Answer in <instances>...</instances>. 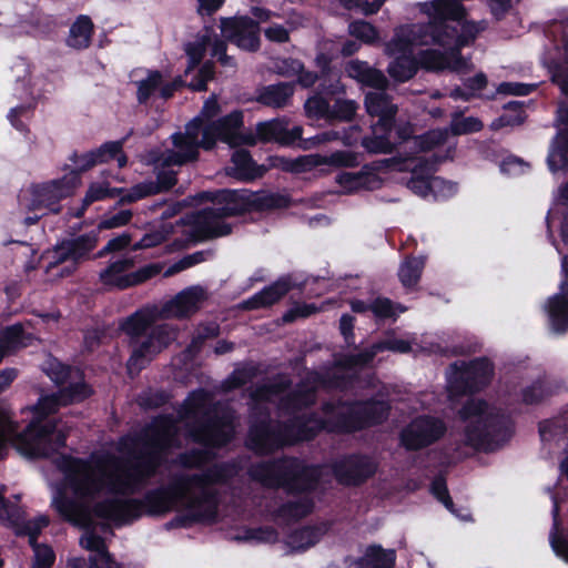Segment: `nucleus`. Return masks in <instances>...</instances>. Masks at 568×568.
Segmentation results:
<instances>
[{
  "mask_svg": "<svg viewBox=\"0 0 568 568\" xmlns=\"http://www.w3.org/2000/svg\"><path fill=\"white\" fill-rule=\"evenodd\" d=\"M307 378L301 381L294 389L281 396L278 400V408L285 414H296L304 409H308L316 403L317 388Z\"/></svg>",
  "mask_w": 568,
  "mask_h": 568,
  "instance_id": "obj_23",
  "label": "nucleus"
},
{
  "mask_svg": "<svg viewBox=\"0 0 568 568\" xmlns=\"http://www.w3.org/2000/svg\"><path fill=\"white\" fill-rule=\"evenodd\" d=\"M363 430L384 424L390 413V405L387 400L371 397L356 399Z\"/></svg>",
  "mask_w": 568,
  "mask_h": 568,
  "instance_id": "obj_27",
  "label": "nucleus"
},
{
  "mask_svg": "<svg viewBox=\"0 0 568 568\" xmlns=\"http://www.w3.org/2000/svg\"><path fill=\"white\" fill-rule=\"evenodd\" d=\"M453 376L449 379V389L457 395H474L485 389L495 375L494 363L486 356L476 357L460 365H450Z\"/></svg>",
  "mask_w": 568,
  "mask_h": 568,
  "instance_id": "obj_7",
  "label": "nucleus"
},
{
  "mask_svg": "<svg viewBox=\"0 0 568 568\" xmlns=\"http://www.w3.org/2000/svg\"><path fill=\"white\" fill-rule=\"evenodd\" d=\"M318 155H300L296 159L283 155H270L267 158V170L277 169L286 173L300 174L312 171L320 164Z\"/></svg>",
  "mask_w": 568,
  "mask_h": 568,
  "instance_id": "obj_32",
  "label": "nucleus"
},
{
  "mask_svg": "<svg viewBox=\"0 0 568 568\" xmlns=\"http://www.w3.org/2000/svg\"><path fill=\"white\" fill-rule=\"evenodd\" d=\"M407 308L399 303H394L390 298L378 296L371 302V312L377 321H396L398 313H404Z\"/></svg>",
  "mask_w": 568,
  "mask_h": 568,
  "instance_id": "obj_51",
  "label": "nucleus"
},
{
  "mask_svg": "<svg viewBox=\"0 0 568 568\" xmlns=\"http://www.w3.org/2000/svg\"><path fill=\"white\" fill-rule=\"evenodd\" d=\"M93 34L94 24L92 19L87 14H80L70 26L65 44L78 51L85 50L91 45Z\"/></svg>",
  "mask_w": 568,
  "mask_h": 568,
  "instance_id": "obj_33",
  "label": "nucleus"
},
{
  "mask_svg": "<svg viewBox=\"0 0 568 568\" xmlns=\"http://www.w3.org/2000/svg\"><path fill=\"white\" fill-rule=\"evenodd\" d=\"M179 420L185 422V437L202 447L220 450L235 437V415L232 408L214 400L205 388L191 390L178 409Z\"/></svg>",
  "mask_w": 568,
  "mask_h": 568,
  "instance_id": "obj_4",
  "label": "nucleus"
},
{
  "mask_svg": "<svg viewBox=\"0 0 568 568\" xmlns=\"http://www.w3.org/2000/svg\"><path fill=\"white\" fill-rule=\"evenodd\" d=\"M122 192H124L123 189L110 187L108 183L93 182L89 185L83 197L84 205H91L105 199H113Z\"/></svg>",
  "mask_w": 568,
  "mask_h": 568,
  "instance_id": "obj_56",
  "label": "nucleus"
},
{
  "mask_svg": "<svg viewBox=\"0 0 568 568\" xmlns=\"http://www.w3.org/2000/svg\"><path fill=\"white\" fill-rule=\"evenodd\" d=\"M199 488L200 493L189 499L186 513L174 516L166 524L168 528H189L194 524L214 521L217 518L219 493L207 486Z\"/></svg>",
  "mask_w": 568,
  "mask_h": 568,
  "instance_id": "obj_13",
  "label": "nucleus"
},
{
  "mask_svg": "<svg viewBox=\"0 0 568 568\" xmlns=\"http://www.w3.org/2000/svg\"><path fill=\"white\" fill-rule=\"evenodd\" d=\"M395 560L394 550H385L381 545H371L357 560L356 568H394Z\"/></svg>",
  "mask_w": 568,
  "mask_h": 568,
  "instance_id": "obj_42",
  "label": "nucleus"
},
{
  "mask_svg": "<svg viewBox=\"0 0 568 568\" xmlns=\"http://www.w3.org/2000/svg\"><path fill=\"white\" fill-rule=\"evenodd\" d=\"M336 182L346 193H354L359 190L372 191L378 189L382 181L368 165H364L358 172L337 174Z\"/></svg>",
  "mask_w": 568,
  "mask_h": 568,
  "instance_id": "obj_26",
  "label": "nucleus"
},
{
  "mask_svg": "<svg viewBox=\"0 0 568 568\" xmlns=\"http://www.w3.org/2000/svg\"><path fill=\"white\" fill-rule=\"evenodd\" d=\"M446 424L432 415H418L399 432V445L407 452H418L440 440Z\"/></svg>",
  "mask_w": 568,
  "mask_h": 568,
  "instance_id": "obj_11",
  "label": "nucleus"
},
{
  "mask_svg": "<svg viewBox=\"0 0 568 568\" xmlns=\"http://www.w3.org/2000/svg\"><path fill=\"white\" fill-rule=\"evenodd\" d=\"M346 70L351 78L365 87L385 90L388 84L385 74L381 70L371 67L365 61H351L348 62Z\"/></svg>",
  "mask_w": 568,
  "mask_h": 568,
  "instance_id": "obj_30",
  "label": "nucleus"
},
{
  "mask_svg": "<svg viewBox=\"0 0 568 568\" xmlns=\"http://www.w3.org/2000/svg\"><path fill=\"white\" fill-rule=\"evenodd\" d=\"M245 446L257 456H267L281 450L276 423L266 405H253L251 408Z\"/></svg>",
  "mask_w": 568,
  "mask_h": 568,
  "instance_id": "obj_8",
  "label": "nucleus"
},
{
  "mask_svg": "<svg viewBox=\"0 0 568 568\" xmlns=\"http://www.w3.org/2000/svg\"><path fill=\"white\" fill-rule=\"evenodd\" d=\"M547 312L551 332L565 334L568 331V292L549 297Z\"/></svg>",
  "mask_w": 568,
  "mask_h": 568,
  "instance_id": "obj_35",
  "label": "nucleus"
},
{
  "mask_svg": "<svg viewBox=\"0 0 568 568\" xmlns=\"http://www.w3.org/2000/svg\"><path fill=\"white\" fill-rule=\"evenodd\" d=\"M303 128L294 125L288 129L287 125L278 120H271L260 122L256 125V135L263 142H276L284 146L297 144L302 149H307L308 145L302 139Z\"/></svg>",
  "mask_w": 568,
  "mask_h": 568,
  "instance_id": "obj_20",
  "label": "nucleus"
},
{
  "mask_svg": "<svg viewBox=\"0 0 568 568\" xmlns=\"http://www.w3.org/2000/svg\"><path fill=\"white\" fill-rule=\"evenodd\" d=\"M27 445L31 456L48 458L63 448L67 444L68 434L59 428L57 418L48 420H31L27 426Z\"/></svg>",
  "mask_w": 568,
  "mask_h": 568,
  "instance_id": "obj_10",
  "label": "nucleus"
},
{
  "mask_svg": "<svg viewBox=\"0 0 568 568\" xmlns=\"http://www.w3.org/2000/svg\"><path fill=\"white\" fill-rule=\"evenodd\" d=\"M173 145L178 149L174 153V163L182 165L189 162H194L199 159V144L197 142L183 135L182 132H175L171 136Z\"/></svg>",
  "mask_w": 568,
  "mask_h": 568,
  "instance_id": "obj_49",
  "label": "nucleus"
},
{
  "mask_svg": "<svg viewBox=\"0 0 568 568\" xmlns=\"http://www.w3.org/2000/svg\"><path fill=\"white\" fill-rule=\"evenodd\" d=\"M154 321V314L150 310H138L121 324L122 331L132 339L136 342V337L146 335Z\"/></svg>",
  "mask_w": 568,
  "mask_h": 568,
  "instance_id": "obj_41",
  "label": "nucleus"
},
{
  "mask_svg": "<svg viewBox=\"0 0 568 568\" xmlns=\"http://www.w3.org/2000/svg\"><path fill=\"white\" fill-rule=\"evenodd\" d=\"M358 108V103L354 100L337 98L334 103L329 105L327 123L352 122L356 116Z\"/></svg>",
  "mask_w": 568,
  "mask_h": 568,
  "instance_id": "obj_50",
  "label": "nucleus"
},
{
  "mask_svg": "<svg viewBox=\"0 0 568 568\" xmlns=\"http://www.w3.org/2000/svg\"><path fill=\"white\" fill-rule=\"evenodd\" d=\"M425 261L422 256H407L398 268V278L402 285L408 290H414L422 277Z\"/></svg>",
  "mask_w": 568,
  "mask_h": 568,
  "instance_id": "obj_45",
  "label": "nucleus"
},
{
  "mask_svg": "<svg viewBox=\"0 0 568 568\" xmlns=\"http://www.w3.org/2000/svg\"><path fill=\"white\" fill-rule=\"evenodd\" d=\"M295 91V83L278 82L262 87L258 90L256 101L265 106L281 109L284 108Z\"/></svg>",
  "mask_w": 568,
  "mask_h": 568,
  "instance_id": "obj_34",
  "label": "nucleus"
},
{
  "mask_svg": "<svg viewBox=\"0 0 568 568\" xmlns=\"http://www.w3.org/2000/svg\"><path fill=\"white\" fill-rule=\"evenodd\" d=\"M213 122L219 131L220 141L231 148L254 145L256 142L255 135L241 131L244 126V114L241 110H233Z\"/></svg>",
  "mask_w": 568,
  "mask_h": 568,
  "instance_id": "obj_21",
  "label": "nucleus"
},
{
  "mask_svg": "<svg viewBox=\"0 0 568 568\" xmlns=\"http://www.w3.org/2000/svg\"><path fill=\"white\" fill-rule=\"evenodd\" d=\"M419 69L428 72H442L447 70L448 55L447 51L442 52L437 49H425L418 52Z\"/></svg>",
  "mask_w": 568,
  "mask_h": 568,
  "instance_id": "obj_52",
  "label": "nucleus"
},
{
  "mask_svg": "<svg viewBox=\"0 0 568 568\" xmlns=\"http://www.w3.org/2000/svg\"><path fill=\"white\" fill-rule=\"evenodd\" d=\"M231 161L234 164L236 176L244 181L260 179L267 172L266 165H258L250 151L245 149L235 150Z\"/></svg>",
  "mask_w": 568,
  "mask_h": 568,
  "instance_id": "obj_36",
  "label": "nucleus"
},
{
  "mask_svg": "<svg viewBox=\"0 0 568 568\" xmlns=\"http://www.w3.org/2000/svg\"><path fill=\"white\" fill-rule=\"evenodd\" d=\"M484 399H469L459 409L462 420H471L465 428V444L477 452L493 453L513 436L514 425L500 410L487 412Z\"/></svg>",
  "mask_w": 568,
  "mask_h": 568,
  "instance_id": "obj_6",
  "label": "nucleus"
},
{
  "mask_svg": "<svg viewBox=\"0 0 568 568\" xmlns=\"http://www.w3.org/2000/svg\"><path fill=\"white\" fill-rule=\"evenodd\" d=\"M292 386V379L284 375H275L268 383L257 386L251 394L254 405L266 403L272 396H278L286 393Z\"/></svg>",
  "mask_w": 568,
  "mask_h": 568,
  "instance_id": "obj_40",
  "label": "nucleus"
},
{
  "mask_svg": "<svg viewBox=\"0 0 568 568\" xmlns=\"http://www.w3.org/2000/svg\"><path fill=\"white\" fill-rule=\"evenodd\" d=\"M99 234L97 231L81 234L74 239H64L54 246V264L72 261L78 264L89 257L97 247Z\"/></svg>",
  "mask_w": 568,
  "mask_h": 568,
  "instance_id": "obj_18",
  "label": "nucleus"
},
{
  "mask_svg": "<svg viewBox=\"0 0 568 568\" xmlns=\"http://www.w3.org/2000/svg\"><path fill=\"white\" fill-rule=\"evenodd\" d=\"M294 286L291 275L281 276L275 282L243 301L242 307L246 311L271 307L288 294Z\"/></svg>",
  "mask_w": 568,
  "mask_h": 568,
  "instance_id": "obj_22",
  "label": "nucleus"
},
{
  "mask_svg": "<svg viewBox=\"0 0 568 568\" xmlns=\"http://www.w3.org/2000/svg\"><path fill=\"white\" fill-rule=\"evenodd\" d=\"M423 34L430 38L433 44L439 45L446 50L458 45V26L452 20L428 21L422 28Z\"/></svg>",
  "mask_w": 568,
  "mask_h": 568,
  "instance_id": "obj_29",
  "label": "nucleus"
},
{
  "mask_svg": "<svg viewBox=\"0 0 568 568\" xmlns=\"http://www.w3.org/2000/svg\"><path fill=\"white\" fill-rule=\"evenodd\" d=\"M132 347L131 355L126 362V368L130 375H138L153 357L160 353L152 338L146 334L143 337H136V342L130 339Z\"/></svg>",
  "mask_w": 568,
  "mask_h": 568,
  "instance_id": "obj_28",
  "label": "nucleus"
},
{
  "mask_svg": "<svg viewBox=\"0 0 568 568\" xmlns=\"http://www.w3.org/2000/svg\"><path fill=\"white\" fill-rule=\"evenodd\" d=\"M549 395L550 390L541 379H537L521 389V398L526 405L539 404Z\"/></svg>",
  "mask_w": 568,
  "mask_h": 568,
  "instance_id": "obj_63",
  "label": "nucleus"
},
{
  "mask_svg": "<svg viewBox=\"0 0 568 568\" xmlns=\"http://www.w3.org/2000/svg\"><path fill=\"white\" fill-rule=\"evenodd\" d=\"M202 298L203 290L199 286H192L176 294L170 302V306L174 308L176 316L185 317L199 310Z\"/></svg>",
  "mask_w": 568,
  "mask_h": 568,
  "instance_id": "obj_39",
  "label": "nucleus"
},
{
  "mask_svg": "<svg viewBox=\"0 0 568 568\" xmlns=\"http://www.w3.org/2000/svg\"><path fill=\"white\" fill-rule=\"evenodd\" d=\"M331 469L339 485L359 487L376 475L378 463L367 454L351 453L333 462Z\"/></svg>",
  "mask_w": 568,
  "mask_h": 568,
  "instance_id": "obj_12",
  "label": "nucleus"
},
{
  "mask_svg": "<svg viewBox=\"0 0 568 568\" xmlns=\"http://www.w3.org/2000/svg\"><path fill=\"white\" fill-rule=\"evenodd\" d=\"M178 436V419L172 414H160L132 439L142 446L132 452V459L106 453L95 457L92 464L84 458L64 456L61 468L67 485L75 497L85 500L103 490L112 495H133L156 475L163 455L180 446Z\"/></svg>",
  "mask_w": 568,
  "mask_h": 568,
  "instance_id": "obj_1",
  "label": "nucleus"
},
{
  "mask_svg": "<svg viewBox=\"0 0 568 568\" xmlns=\"http://www.w3.org/2000/svg\"><path fill=\"white\" fill-rule=\"evenodd\" d=\"M77 179L75 173L64 174L62 178L36 185L32 192V207H43L51 213H60V202L73 195L77 189Z\"/></svg>",
  "mask_w": 568,
  "mask_h": 568,
  "instance_id": "obj_16",
  "label": "nucleus"
},
{
  "mask_svg": "<svg viewBox=\"0 0 568 568\" xmlns=\"http://www.w3.org/2000/svg\"><path fill=\"white\" fill-rule=\"evenodd\" d=\"M82 500L75 496L70 497L64 489L60 488L53 497L52 506L62 520L73 526H81L89 518L88 509Z\"/></svg>",
  "mask_w": 568,
  "mask_h": 568,
  "instance_id": "obj_24",
  "label": "nucleus"
},
{
  "mask_svg": "<svg viewBox=\"0 0 568 568\" xmlns=\"http://www.w3.org/2000/svg\"><path fill=\"white\" fill-rule=\"evenodd\" d=\"M294 422L298 444L314 440L322 432H327L325 418L316 413L295 415Z\"/></svg>",
  "mask_w": 568,
  "mask_h": 568,
  "instance_id": "obj_38",
  "label": "nucleus"
},
{
  "mask_svg": "<svg viewBox=\"0 0 568 568\" xmlns=\"http://www.w3.org/2000/svg\"><path fill=\"white\" fill-rule=\"evenodd\" d=\"M242 467L235 459L215 463L201 474L183 476L180 479L148 490L141 499L106 498L93 506V514L116 525H126L148 516H163L174 509L184 498L189 486L203 487L224 485L239 475Z\"/></svg>",
  "mask_w": 568,
  "mask_h": 568,
  "instance_id": "obj_2",
  "label": "nucleus"
},
{
  "mask_svg": "<svg viewBox=\"0 0 568 568\" xmlns=\"http://www.w3.org/2000/svg\"><path fill=\"white\" fill-rule=\"evenodd\" d=\"M433 165L425 162H419L412 171V176L407 181V187L415 194L426 197L432 193L433 176L430 171Z\"/></svg>",
  "mask_w": 568,
  "mask_h": 568,
  "instance_id": "obj_46",
  "label": "nucleus"
},
{
  "mask_svg": "<svg viewBox=\"0 0 568 568\" xmlns=\"http://www.w3.org/2000/svg\"><path fill=\"white\" fill-rule=\"evenodd\" d=\"M220 29L223 37L237 48L256 52L261 48L260 24L248 16L221 18Z\"/></svg>",
  "mask_w": 568,
  "mask_h": 568,
  "instance_id": "obj_15",
  "label": "nucleus"
},
{
  "mask_svg": "<svg viewBox=\"0 0 568 568\" xmlns=\"http://www.w3.org/2000/svg\"><path fill=\"white\" fill-rule=\"evenodd\" d=\"M365 109L371 116L378 118L373 124L375 133H390L395 126V118L398 111L393 98L386 92H369L365 95Z\"/></svg>",
  "mask_w": 568,
  "mask_h": 568,
  "instance_id": "obj_17",
  "label": "nucleus"
},
{
  "mask_svg": "<svg viewBox=\"0 0 568 568\" xmlns=\"http://www.w3.org/2000/svg\"><path fill=\"white\" fill-rule=\"evenodd\" d=\"M258 371L255 365H247L241 368H235L224 381L225 390H234L242 388L256 377Z\"/></svg>",
  "mask_w": 568,
  "mask_h": 568,
  "instance_id": "obj_55",
  "label": "nucleus"
},
{
  "mask_svg": "<svg viewBox=\"0 0 568 568\" xmlns=\"http://www.w3.org/2000/svg\"><path fill=\"white\" fill-rule=\"evenodd\" d=\"M419 70L418 59L414 55L402 54L396 57L387 68L389 77L398 83H404L413 79Z\"/></svg>",
  "mask_w": 568,
  "mask_h": 568,
  "instance_id": "obj_43",
  "label": "nucleus"
},
{
  "mask_svg": "<svg viewBox=\"0 0 568 568\" xmlns=\"http://www.w3.org/2000/svg\"><path fill=\"white\" fill-rule=\"evenodd\" d=\"M379 135L365 136L362 140L363 148L374 154H389L394 150V145L389 140L390 133L379 132Z\"/></svg>",
  "mask_w": 568,
  "mask_h": 568,
  "instance_id": "obj_61",
  "label": "nucleus"
},
{
  "mask_svg": "<svg viewBox=\"0 0 568 568\" xmlns=\"http://www.w3.org/2000/svg\"><path fill=\"white\" fill-rule=\"evenodd\" d=\"M321 410L326 416L327 433L349 435L363 430L356 399L325 400Z\"/></svg>",
  "mask_w": 568,
  "mask_h": 568,
  "instance_id": "obj_14",
  "label": "nucleus"
},
{
  "mask_svg": "<svg viewBox=\"0 0 568 568\" xmlns=\"http://www.w3.org/2000/svg\"><path fill=\"white\" fill-rule=\"evenodd\" d=\"M26 331L22 324H13L0 331V362L9 354L26 346Z\"/></svg>",
  "mask_w": 568,
  "mask_h": 568,
  "instance_id": "obj_48",
  "label": "nucleus"
},
{
  "mask_svg": "<svg viewBox=\"0 0 568 568\" xmlns=\"http://www.w3.org/2000/svg\"><path fill=\"white\" fill-rule=\"evenodd\" d=\"M80 379L77 382H69L60 387L58 393L62 406L81 403L93 395L92 387L83 379L82 373L77 371Z\"/></svg>",
  "mask_w": 568,
  "mask_h": 568,
  "instance_id": "obj_44",
  "label": "nucleus"
},
{
  "mask_svg": "<svg viewBox=\"0 0 568 568\" xmlns=\"http://www.w3.org/2000/svg\"><path fill=\"white\" fill-rule=\"evenodd\" d=\"M374 357L375 352L365 349L356 354L344 355L339 361H337L336 366L345 371L363 368L369 365Z\"/></svg>",
  "mask_w": 568,
  "mask_h": 568,
  "instance_id": "obj_59",
  "label": "nucleus"
},
{
  "mask_svg": "<svg viewBox=\"0 0 568 568\" xmlns=\"http://www.w3.org/2000/svg\"><path fill=\"white\" fill-rule=\"evenodd\" d=\"M326 532L325 526H303L292 530L285 539L291 552H303L315 546Z\"/></svg>",
  "mask_w": 568,
  "mask_h": 568,
  "instance_id": "obj_31",
  "label": "nucleus"
},
{
  "mask_svg": "<svg viewBox=\"0 0 568 568\" xmlns=\"http://www.w3.org/2000/svg\"><path fill=\"white\" fill-rule=\"evenodd\" d=\"M307 379L312 382V384L318 385L325 389H336V390H348L358 381V374H336V373H322L317 371H312L307 374Z\"/></svg>",
  "mask_w": 568,
  "mask_h": 568,
  "instance_id": "obj_37",
  "label": "nucleus"
},
{
  "mask_svg": "<svg viewBox=\"0 0 568 568\" xmlns=\"http://www.w3.org/2000/svg\"><path fill=\"white\" fill-rule=\"evenodd\" d=\"M148 335L154 342L158 351L162 352L176 339L178 332L169 324H160L151 326Z\"/></svg>",
  "mask_w": 568,
  "mask_h": 568,
  "instance_id": "obj_58",
  "label": "nucleus"
},
{
  "mask_svg": "<svg viewBox=\"0 0 568 568\" xmlns=\"http://www.w3.org/2000/svg\"><path fill=\"white\" fill-rule=\"evenodd\" d=\"M161 84L162 73L159 70L149 71L148 77L138 83L136 99L139 103H146Z\"/></svg>",
  "mask_w": 568,
  "mask_h": 568,
  "instance_id": "obj_57",
  "label": "nucleus"
},
{
  "mask_svg": "<svg viewBox=\"0 0 568 568\" xmlns=\"http://www.w3.org/2000/svg\"><path fill=\"white\" fill-rule=\"evenodd\" d=\"M348 32L364 43L372 44L378 39L377 29L368 21L356 20L349 23Z\"/></svg>",
  "mask_w": 568,
  "mask_h": 568,
  "instance_id": "obj_60",
  "label": "nucleus"
},
{
  "mask_svg": "<svg viewBox=\"0 0 568 568\" xmlns=\"http://www.w3.org/2000/svg\"><path fill=\"white\" fill-rule=\"evenodd\" d=\"M171 397V394L164 389L149 387L138 395L136 403L142 409L151 410L165 406Z\"/></svg>",
  "mask_w": 568,
  "mask_h": 568,
  "instance_id": "obj_54",
  "label": "nucleus"
},
{
  "mask_svg": "<svg viewBox=\"0 0 568 568\" xmlns=\"http://www.w3.org/2000/svg\"><path fill=\"white\" fill-rule=\"evenodd\" d=\"M133 266L134 261L131 257H123L110 262L109 265L100 272L99 280L104 286L123 291L152 280L162 271L160 263H149L134 272L126 273Z\"/></svg>",
  "mask_w": 568,
  "mask_h": 568,
  "instance_id": "obj_9",
  "label": "nucleus"
},
{
  "mask_svg": "<svg viewBox=\"0 0 568 568\" xmlns=\"http://www.w3.org/2000/svg\"><path fill=\"white\" fill-rule=\"evenodd\" d=\"M216 458V452L209 447H193L176 457V464L184 469H201Z\"/></svg>",
  "mask_w": 568,
  "mask_h": 568,
  "instance_id": "obj_47",
  "label": "nucleus"
},
{
  "mask_svg": "<svg viewBox=\"0 0 568 568\" xmlns=\"http://www.w3.org/2000/svg\"><path fill=\"white\" fill-rule=\"evenodd\" d=\"M313 509L314 503L310 498L288 500L277 508V515L284 519L298 520L312 514Z\"/></svg>",
  "mask_w": 568,
  "mask_h": 568,
  "instance_id": "obj_53",
  "label": "nucleus"
},
{
  "mask_svg": "<svg viewBox=\"0 0 568 568\" xmlns=\"http://www.w3.org/2000/svg\"><path fill=\"white\" fill-rule=\"evenodd\" d=\"M121 152V141H109L97 149L79 154L74 151L69 160L74 164V169L68 174H77V187L81 183V174L88 172L93 166L112 161Z\"/></svg>",
  "mask_w": 568,
  "mask_h": 568,
  "instance_id": "obj_19",
  "label": "nucleus"
},
{
  "mask_svg": "<svg viewBox=\"0 0 568 568\" xmlns=\"http://www.w3.org/2000/svg\"><path fill=\"white\" fill-rule=\"evenodd\" d=\"M194 200L199 204L210 202L214 207L185 214L180 224L192 227L191 236L195 242L226 236L232 233V226L223 220L243 216L252 212H267L288 209L293 201L288 194L265 191L253 192L247 189H219L199 192Z\"/></svg>",
  "mask_w": 568,
  "mask_h": 568,
  "instance_id": "obj_3",
  "label": "nucleus"
},
{
  "mask_svg": "<svg viewBox=\"0 0 568 568\" xmlns=\"http://www.w3.org/2000/svg\"><path fill=\"white\" fill-rule=\"evenodd\" d=\"M60 405L62 404L59 393L40 397L33 407V420H48V416L54 414Z\"/></svg>",
  "mask_w": 568,
  "mask_h": 568,
  "instance_id": "obj_64",
  "label": "nucleus"
},
{
  "mask_svg": "<svg viewBox=\"0 0 568 568\" xmlns=\"http://www.w3.org/2000/svg\"><path fill=\"white\" fill-rule=\"evenodd\" d=\"M343 92L344 85L338 80L328 85L325 84V81L322 82L320 84V92L310 97L304 103L306 116L312 120H324L327 122L331 103L322 94L335 95Z\"/></svg>",
  "mask_w": 568,
  "mask_h": 568,
  "instance_id": "obj_25",
  "label": "nucleus"
},
{
  "mask_svg": "<svg viewBox=\"0 0 568 568\" xmlns=\"http://www.w3.org/2000/svg\"><path fill=\"white\" fill-rule=\"evenodd\" d=\"M50 520L47 516H38L33 519L27 520L18 530V535L28 536L30 546L38 545V538L43 528L49 526Z\"/></svg>",
  "mask_w": 568,
  "mask_h": 568,
  "instance_id": "obj_62",
  "label": "nucleus"
},
{
  "mask_svg": "<svg viewBox=\"0 0 568 568\" xmlns=\"http://www.w3.org/2000/svg\"><path fill=\"white\" fill-rule=\"evenodd\" d=\"M247 475L263 487L282 488L288 495L312 494L320 486L323 466L307 464L294 456H282L252 464Z\"/></svg>",
  "mask_w": 568,
  "mask_h": 568,
  "instance_id": "obj_5",
  "label": "nucleus"
}]
</instances>
